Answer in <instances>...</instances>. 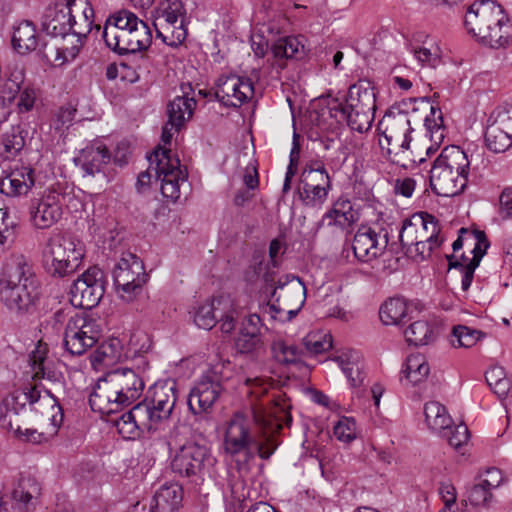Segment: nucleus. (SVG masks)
Returning a JSON list of instances; mask_svg holds the SVG:
<instances>
[{"mask_svg":"<svg viewBox=\"0 0 512 512\" xmlns=\"http://www.w3.org/2000/svg\"><path fill=\"white\" fill-rule=\"evenodd\" d=\"M39 282L30 259L13 254L0 275V301L12 313L31 314L39 301Z\"/></svg>","mask_w":512,"mask_h":512,"instance_id":"nucleus-1","label":"nucleus"},{"mask_svg":"<svg viewBox=\"0 0 512 512\" xmlns=\"http://www.w3.org/2000/svg\"><path fill=\"white\" fill-rule=\"evenodd\" d=\"M144 387L143 379L135 370L113 369L98 380L89 396V405L93 411L103 414L117 413L138 400Z\"/></svg>","mask_w":512,"mask_h":512,"instance_id":"nucleus-2","label":"nucleus"},{"mask_svg":"<svg viewBox=\"0 0 512 512\" xmlns=\"http://www.w3.org/2000/svg\"><path fill=\"white\" fill-rule=\"evenodd\" d=\"M223 449L231 457L243 455L245 462H248L256 455L263 460L269 459L276 446L269 436L261 440L258 431L254 429L253 420L237 412L226 422Z\"/></svg>","mask_w":512,"mask_h":512,"instance_id":"nucleus-3","label":"nucleus"},{"mask_svg":"<svg viewBox=\"0 0 512 512\" xmlns=\"http://www.w3.org/2000/svg\"><path fill=\"white\" fill-rule=\"evenodd\" d=\"M149 167L141 172L137 179L138 186H147L150 183L152 173L156 180L161 182V193L165 198L176 201L180 197V186L187 181L188 173L181 166L177 155L172 154L168 148L157 146L147 156Z\"/></svg>","mask_w":512,"mask_h":512,"instance_id":"nucleus-4","label":"nucleus"},{"mask_svg":"<svg viewBox=\"0 0 512 512\" xmlns=\"http://www.w3.org/2000/svg\"><path fill=\"white\" fill-rule=\"evenodd\" d=\"M418 98H409L402 100L399 104L393 105L385 114L384 121L387 123L386 129L383 132L384 139L387 143L386 153L389 159L396 164L406 167L399 159H396L400 152H405L409 149L411 143V120L408 116L410 110L412 113L418 110H413L419 106L418 102H413L404 105L405 102L417 100Z\"/></svg>","mask_w":512,"mask_h":512,"instance_id":"nucleus-5","label":"nucleus"},{"mask_svg":"<svg viewBox=\"0 0 512 512\" xmlns=\"http://www.w3.org/2000/svg\"><path fill=\"white\" fill-rule=\"evenodd\" d=\"M216 462V457L207 444L189 441L176 452L170 467L172 472L180 477L197 482L210 475Z\"/></svg>","mask_w":512,"mask_h":512,"instance_id":"nucleus-6","label":"nucleus"},{"mask_svg":"<svg viewBox=\"0 0 512 512\" xmlns=\"http://www.w3.org/2000/svg\"><path fill=\"white\" fill-rule=\"evenodd\" d=\"M82 257V249L71 238L55 236L43 250L42 264L50 276L64 278L79 268Z\"/></svg>","mask_w":512,"mask_h":512,"instance_id":"nucleus-7","label":"nucleus"},{"mask_svg":"<svg viewBox=\"0 0 512 512\" xmlns=\"http://www.w3.org/2000/svg\"><path fill=\"white\" fill-rule=\"evenodd\" d=\"M147 279L148 274L143 262L129 252L122 255L113 269V281L117 292L127 301H132L142 292Z\"/></svg>","mask_w":512,"mask_h":512,"instance_id":"nucleus-8","label":"nucleus"},{"mask_svg":"<svg viewBox=\"0 0 512 512\" xmlns=\"http://www.w3.org/2000/svg\"><path fill=\"white\" fill-rule=\"evenodd\" d=\"M222 367L208 369L191 388L187 396V405L194 415L209 412L223 392Z\"/></svg>","mask_w":512,"mask_h":512,"instance_id":"nucleus-9","label":"nucleus"},{"mask_svg":"<svg viewBox=\"0 0 512 512\" xmlns=\"http://www.w3.org/2000/svg\"><path fill=\"white\" fill-rule=\"evenodd\" d=\"M105 274L90 267L75 279L70 288V303L75 308L90 310L96 307L105 293Z\"/></svg>","mask_w":512,"mask_h":512,"instance_id":"nucleus-10","label":"nucleus"},{"mask_svg":"<svg viewBox=\"0 0 512 512\" xmlns=\"http://www.w3.org/2000/svg\"><path fill=\"white\" fill-rule=\"evenodd\" d=\"M12 46L19 54H26L37 50L47 62H51L54 59V61L61 60V63H64L68 59L64 47L51 46L49 42L40 39L36 26L29 20L20 22L14 28Z\"/></svg>","mask_w":512,"mask_h":512,"instance_id":"nucleus-11","label":"nucleus"},{"mask_svg":"<svg viewBox=\"0 0 512 512\" xmlns=\"http://www.w3.org/2000/svg\"><path fill=\"white\" fill-rule=\"evenodd\" d=\"M108 26L104 27L103 39L107 47L112 51L122 53L144 54L152 43V32L149 26L143 21H135L134 26L129 30L117 31V34L110 37Z\"/></svg>","mask_w":512,"mask_h":512,"instance_id":"nucleus-12","label":"nucleus"},{"mask_svg":"<svg viewBox=\"0 0 512 512\" xmlns=\"http://www.w3.org/2000/svg\"><path fill=\"white\" fill-rule=\"evenodd\" d=\"M77 0H55L50 3L41 16V28L47 35L65 38L73 36L76 25L73 15Z\"/></svg>","mask_w":512,"mask_h":512,"instance_id":"nucleus-13","label":"nucleus"},{"mask_svg":"<svg viewBox=\"0 0 512 512\" xmlns=\"http://www.w3.org/2000/svg\"><path fill=\"white\" fill-rule=\"evenodd\" d=\"M40 493V484L34 477L21 476L10 495L0 496V512H31Z\"/></svg>","mask_w":512,"mask_h":512,"instance_id":"nucleus-14","label":"nucleus"},{"mask_svg":"<svg viewBox=\"0 0 512 512\" xmlns=\"http://www.w3.org/2000/svg\"><path fill=\"white\" fill-rule=\"evenodd\" d=\"M254 96L251 79L235 74L221 75L216 81L215 98L228 108H239Z\"/></svg>","mask_w":512,"mask_h":512,"instance_id":"nucleus-15","label":"nucleus"},{"mask_svg":"<svg viewBox=\"0 0 512 512\" xmlns=\"http://www.w3.org/2000/svg\"><path fill=\"white\" fill-rule=\"evenodd\" d=\"M388 232L381 229L376 232L370 227L360 228L353 238L354 256L362 262H369L380 257L388 246Z\"/></svg>","mask_w":512,"mask_h":512,"instance_id":"nucleus-16","label":"nucleus"},{"mask_svg":"<svg viewBox=\"0 0 512 512\" xmlns=\"http://www.w3.org/2000/svg\"><path fill=\"white\" fill-rule=\"evenodd\" d=\"M40 391L36 387L16 390L0 401V427L13 430L12 416H17L26 405L33 406L40 400Z\"/></svg>","mask_w":512,"mask_h":512,"instance_id":"nucleus-17","label":"nucleus"},{"mask_svg":"<svg viewBox=\"0 0 512 512\" xmlns=\"http://www.w3.org/2000/svg\"><path fill=\"white\" fill-rule=\"evenodd\" d=\"M28 209L30 222L37 229H49L62 216L59 195L53 193L31 199Z\"/></svg>","mask_w":512,"mask_h":512,"instance_id":"nucleus-18","label":"nucleus"},{"mask_svg":"<svg viewBox=\"0 0 512 512\" xmlns=\"http://www.w3.org/2000/svg\"><path fill=\"white\" fill-rule=\"evenodd\" d=\"M413 102L419 103V106L413 108V110L429 111L424 117V126L432 142L431 146L426 148V155L431 156L439 148L445 138L446 128L443 123V114L438 106H434L430 103L428 97H420V99L410 101V103ZM406 104H409V102L404 103V105Z\"/></svg>","mask_w":512,"mask_h":512,"instance_id":"nucleus-19","label":"nucleus"},{"mask_svg":"<svg viewBox=\"0 0 512 512\" xmlns=\"http://www.w3.org/2000/svg\"><path fill=\"white\" fill-rule=\"evenodd\" d=\"M429 181L432 191L444 197H453L462 193L468 183L467 177L447 170L434 162L430 169Z\"/></svg>","mask_w":512,"mask_h":512,"instance_id":"nucleus-20","label":"nucleus"},{"mask_svg":"<svg viewBox=\"0 0 512 512\" xmlns=\"http://www.w3.org/2000/svg\"><path fill=\"white\" fill-rule=\"evenodd\" d=\"M35 185V172L29 166L15 167L0 178V193L8 197L26 195Z\"/></svg>","mask_w":512,"mask_h":512,"instance_id":"nucleus-21","label":"nucleus"},{"mask_svg":"<svg viewBox=\"0 0 512 512\" xmlns=\"http://www.w3.org/2000/svg\"><path fill=\"white\" fill-rule=\"evenodd\" d=\"M111 153L101 142H95L80 151L78 157L74 158L76 166H79L84 175L94 176L101 173L104 167L110 162Z\"/></svg>","mask_w":512,"mask_h":512,"instance_id":"nucleus-22","label":"nucleus"},{"mask_svg":"<svg viewBox=\"0 0 512 512\" xmlns=\"http://www.w3.org/2000/svg\"><path fill=\"white\" fill-rule=\"evenodd\" d=\"M331 118L338 124L346 123L348 127L359 133L368 131L374 121L375 113L360 112L342 108V102L338 99L332 100L328 105Z\"/></svg>","mask_w":512,"mask_h":512,"instance_id":"nucleus-23","label":"nucleus"},{"mask_svg":"<svg viewBox=\"0 0 512 512\" xmlns=\"http://www.w3.org/2000/svg\"><path fill=\"white\" fill-rule=\"evenodd\" d=\"M159 16L164 18L167 24L174 27L172 31L173 40L169 43L170 46L177 47L187 37V30L185 28V14L186 11L180 0H165L161 3L158 10Z\"/></svg>","mask_w":512,"mask_h":512,"instance_id":"nucleus-24","label":"nucleus"},{"mask_svg":"<svg viewBox=\"0 0 512 512\" xmlns=\"http://www.w3.org/2000/svg\"><path fill=\"white\" fill-rule=\"evenodd\" d=\"M342 108L375 113L376 95L371 83L367 80H359L351 85L345 98V103H342Z\"/></svg>","mask_w":512,"mask_h":512,"instance_id":"nucleus-25","label":"nucleus"},{"mask_svg":"<svg viewBox=\"0 0 512 512\" xmlns=\"http://www.w3.org/2000/svg\"><path fill=\"white\" fill-rule=\"evenodd\" d=\"M497 13L498 4L493 0H477L468 9L465 16V26L469 33L478 39L484 34L483 29H489L490 16Z\"/></svg>","mask_w":512,"mask_h":512,"instance_id":"nucleus-26","label":"nucleus"},{"mask_svg":"<svg viewBox=\"0 0 512 512\" xmlns=\"http://www.w3.org/2000/svg\"><path fill=\"white\" fill-rule=\"evenodd\" d=\"M177 393V384L174 381L155 387L153 399L149 403L159 423L171 416L177 402Z\"/></svg>","mask_w":512,"mask_h":512,"instance_id":"nucleus-27","label":"nucleus"},{"mask_svg":"<svg viewBox=\"0 0 512 512\" xmlns=\"http://www.w3.org/2000/svg\"><path fill=\"white\" fill-rule=\"evenodd\" d=\"M182 500V487L177 483H165L155 492L150 504V512H177Z\"/></svg>","mask_w":512,"mask_h":512,"instance_id":"nucleus-28","label":"nucleus"},{"mask_svg":"<svg viewBox=\"0 0 512 512\" xmlns=\"http://www.w3.org/2000/svg\"><path fill=\"white\" fill-rule=\"evenodd\" d=\"M271 53L278 68L283 69L285 65L281 61L284 59L300 60L304 58L306 51L304 44L298 37L286 36L272 43Z\"/></svg>","mask_w":512,"mask_h":512,"instance_id":"nucleus-29","label":"nucleus"},{"mask_svg":"<svg viewBox=\"0 0 512 512\" xmlns=\"http://www.w3.org/2000/svg\"><path fill=\"white\" fill-rule=\"evenodd\" d=\"M473 234L475 236L476 243L471 251L473 255L472 258L468 263H466L467 265L463 266L464 275L461 278V288L463 291H468L471 287L475 270L480 265L483 256L486 254L487 249L490 246L484 231L475 230Z\"/></svg>","mask_w":512,"mask_h":512,"instance_id":"nucleus-30","label":"nucleus"},{"mask_svg":"<svg viewBox=\"0 0 512 512\" xmlns=\"http://www.w3.org/2000/svg\"><path fill=\"white\" fill-rule=\"evenodd\" d=\"M434 163L468 178L470 161L467 154L459 146H446Z\"/></svg>","mask_w":512,"mask_h":512,"instance_id":"nucleus-31","label":"nucleus"},{"mask_svg":"<svg viewBox=\"0 0 512 512\" xmlns=\"http://www.w3.org/2000/svg\"><path fill=\"white\" fill-rule=\"evenodd\" d=\"M410 307L402 298H391L381 305L379 310L380 320L384 325L402 326L411 320Z\"/></svg>","mask_w":512,"mask_h":512,"instance_id":"nucleus-32","label":"nucleus"},{"mask_svg":"<svg viewBox=\"0 0 512 512\" xmlns=\"http://www.w3.org/2000/svg\"><path fill=\"white\" fill-rule=\"evenodd\" d=\"M196 100L188 96H176L167 105L169 124L180 130L184 123L189 120L194 112Z\"/></svg>","mask_w":512,"mask_h":512,"instance_id":"nucleus-33","label":"nucleus"},{"mask_svg":"<svg viewBox=\"0 0 512 512\" xmlns=\"http://www.w3.org/2000/svg\"><path fill=\"white\" fill-rule=\"evenodd\" d=\"M13 78H9L3 87V94L8 93V99L13 100L15 96L20 93L19 100L17 106L20 112H28L30 111L35 102V91L33 88L25 87L21 91V83H22V73L19 72L17 74L13 73L11 75Z\"/></svg>","mask_w":512,"mask_h":512,"instance_id":"nucleus-34","label":"nucleus"},{"mask_svg":"<svg viewBox=\"0 0 512 512\" xmlns=\"http://www.w3.org/2000/svg\"><path fill=\"white\" fill-rule=\"evenodd\" d=\"M27 131L21 126H12L2 138L0 145V157L4 160H12L23 150Z\"/></svg>","mask_w":512,"mask_h":512,"instance_id":"nucleus-35","label":"nucleus"},{"mask_svg":"<svg viewBox=\"0 0 512 512\" xmlns=\"http://www.w3.org/2000/svg\"><path fill=\"white\" fill-rule=\"evenodd\" d=\"M424 415L427 426L438 434L453 424L446 407L437 401H430L425 404Z\"/></svg>","mask_w":512,"mask_h":512,"instance_id":"nucleus-36","label":"nucleus"},{"mask_svg":"<svg viewBox=\"0 0 512 512\" xmlns=\"http://www.w3.org/2000/svg\"><path fill=\"white\" fill-rule=\"evenodd\" d=\"M126 58L119 62L120 78L129 83L139 80L140 72L147 69L148 57L145 54L122 53Z\"/></svg>","mask_w":512,"mask_h":512,"instance_id":"nucleus-37","label":"nucleus"},{"mask_svg":"<svg viewBox=\"0 0 512 512\" xmlns=\"http://www.w3.org/2000/svg\"><path fill=\"white\" fill-rule=\"evenodd\" d=\"M335 361L347 377L351 386L358 387L362 385L365 374L363 372V365L359 361L358 353L342 354L336 357Z\"/></svg>","mask_w":512,"mask_h":512,"instance_id":"nucleus-38","label":"nucleus"},{"mask_svg":"<svg viewBox=\"0 0 512 512\" xmlns=\"http://www.w3.org/2000/svg\"><path fill=\"white\" fill-rule=\"evenodd\" d=\"M75 8L82 9V14L86 23V30H73V37H76V44H73L70 48L64 47L66 55L71 58H75L78 54L84 39H86L87 35L92 30L94 21V9L88 0H77V6Z\"/></svg>","mask_w":512,"mask_h":512,"instance_id":"nucleus-39","label":"nucleus"},{"mask_svg":"<svg viewBox=\"0 0 512 512\" xmlns=\"http://www.w3.org/2000/svg\"><path fill=\"white\" fill-rule=\"evenodd\" d=\"M300 182L325 188H332L330 176L320 160H311L305 164L300 175Z\"/></svg>","mask_w":512,"mask_h":512,"instance_id":"nucleus-40","label":"nucleus"},{"mask_svg":"<svg viewBox=\"0 0 512 512\" xmlns=\"http://www.w3.org/2000/svg\"><path fill=\"white\" fill-rule=\"evenodd\" d=\"M64 347L71 354L83 355L92 347V341L88 340L87 335H81L79 327H77L70 319L64 332Z\"/></svg>","mask_w":512,"mask_h":512,"instance_id":"nucleus-41","label":"nucleus"},{"mask_svg":"<svg viewBox=\"0 0 512 512\" xmlns=\"http://www.w3.org/2000/svg\"><path fill=\"white\" fill-rule=\"evenodd\" d=\"M328 220V225H336L341 228L354 222L352 204L348 199H338L333 207L324 214L323 221Z\"/></svg>","mask_w":512,"mask_h":512,"instance_id":"nucleus-42","label":"nucleus"},{"mask_svg":"<svg viewBox=\"0 0 512 512\" xmlns=\"http://www.w3.org/2000/svg\"><path fill=\"white\" fill-rule=\"evenodd\" d=\"M128 412L131 417H133V421H135L143 435L157 429L159 422L150 408V403L147 401L137 403Z\"/></svg>","mask_w":512,"mask_h":512,"instance_id":"nucleus-43","label":"nucleus"},{"mask_svg":"<svg viewBox=\"0 0 512 512\" xmlns=\"http://www.w3.org/2000/svg\"><path fill=\"white\" fill-rule=\"evenodd\" d=\"M485 132L487 148L494 153L505 152L512 146V135L492 122H488Z\"/></svg>","mask_w":512,"mask_h":512,"instance_id":"nucleus-44","label":"nucleus"},{"mask_svg":"<svg viewBox=\"0 0 512 512\" xmlns=\"http://www.w3.org/2000/svg\"><path fill=\"white\" fill-rule=\"evenodd\" d=\"M483 32L484 34L479 38L483 44L491 48L505 47L512 37V25L507 20L501 26L497 25L487 30L483 29Z\"/></svg>","mask_w":512,"mask_h":512,"instance_id":"nucleus-45","label":"nucleus"},{"mask_svg":"<svg viewBox=\"0 0 512 512\" xmlns=\"http://www.w3.org/2000/svg\"><path fill=\"white\" fill-rule=\"evenodd\" d=\"M406 341L415 346L427 345L435 339L434 328L427 321H415L404 331Z\"/></svg>","mask_w":512,"mask_h":512,"instance_id":"nucleus-46","label":"nucleus"},{"mask_svg":"<svg viewBox=\"0 0 512 512\" xmlns=\"http://www.w3.org/2000/svg\"><path fill=\"white\" fill-rule=\"evenodd\" d=\"M430 367L422 354H412L406 360L403 373L413 385L423 382L429 375Z\"/></svg>","mask_w":512,"mask_h":512,"instance_id":"nucleus-47","label":"nucleus"},{"mask_svg":"<svg viewBox=\"0 0 512 512\" xmlns=\"http://www.w3.org/2000/svg\"><path fill=\"white\" fill-rule=\"evenodd\" d=\"M331 189L318 185L304 184L299 181L297 193L303 205L307 207H321L326 201Z\"/></svg>","mask_w":512,"mask_h":512,"instance_id":"nucleus-48","label":"nucleus"},{"mask_svg":"<svg viewBox=\"0 0 512 512\" xmlns=\"http://www.w3.org/2000/svg\"><path fill=\"white\" fill-rule=\"evenodd\" d=\"M77 327L81 335H87L88 340L92 341V347L97 343L102 333V324L100 319L93 318L85 313H76L69 318Z\"/></svg>","mask_w":512,"mask_h":512,"instance_id":"nucleus-49","label":"nucleus"},{"mask_svg":"<svg viewBox=\"0 0 512 512\" xmlns=\"http://www.w3.org/2000/svg\"><path fill=\"white\" fill-rule=\"evenodd\" d=\"M485 379L491 390L499 397L504 398L510 390V380L506 377L504 369L500 366L490 368L485 373Z\"/></svg>","mask_w":512,"mask_h":512,"instance_id":"nucleus-50","label":"nucleus"},{"mask_svg":"<svg viewBox=\"0 0 512 512\" xmlns=\"http://www.w3.org/2000/svg\"><path fill=\"white\" fill-rule=\"evenodd\" d=\"M139 20L140 19L133 12L120 10L106 20L104 27L108 26V32L110 33V37H112V35L115 36L117 34V31L131 29L134 26L135 21Z\"/></svg>","mask_w":512,"mask_h":512,"instance_id":"nucleus-51","label":"nucleus"},{"mask_svg":"<svg viewBox=\"0 0 512 512\" xmlns=\"http://www.w3.org/2000/svg\"><path fill=\"white\" fill-rule=\"evenodd\" d=\"M305 354L318 355L332 348V336L320 332H312L303 338Z\"/></svg>","mask_w":512,"mask_h":512,"instance_id":"nucleus-52","label":"nucleus"},{"mask_svg":"<svg viewBox=\"0 0 512 512\" xmlns=\"http://www.w3.org/2000/svg\"><path fill=\"white\" fill-rule=\"evenodd\" d=\"M489 480L484 479L480 483L475 484L469 491L468 500L473 506H488L492 500L491 489L498 487Z\"/></svg>","mask_w":512,"mask_h":512,"instance_id":"nucleus-53","label":"nucleus"},{"mask_svg":"<svg viewBox=\"0 0 512 512\" xmlns=\"http://www.w3.org/2000/svg\"><path fill=\"white\" fill-rule=\"evenodd\" d=\"M273 351L275 358L285 364H296L305 355L303 349L295 345H288L283 341L274 343Z\"/></svg>","mask_w":512,"mask_h":512,"instance_id":"nucleus-54","label":"nucleus"},{"mask_svg":"<svg viewBox=\"0 0 512 512\" xmlns=\"http://www.w3.org/2000/svg\"><path fill=\"white\" fill-rule=\"evenodd\" d=\"M215 301L206 302L200 305L194 314V323L202 329L210 330L217 323V315L215 313Z\"/></svg>","mask_w":512,"mask_h":512,"instance_id":"nucleus-55","label":"nucleus"},{"mask_svg":"<svg viewBox=\"0 0 512 512\" xmlns=\"http://www.w3.org/2000/svg\"><path fill=\"white\" fill-rule=\"evenodd\" d=\"M115 426L117 428L118 433L124 439H137L143 436L141 430L133 421V417H131L129 412L123 413L119 418L115 420Z\"/></svg>","mask_w":512,"mask_h":512,"instance_id":"nucleus-56","label":"nucleus"},{"mask_svg":"<svg viewBox=\"0 0 512 512\" xmlns=\"http://www.w3.org/2000/svg\"><path fill=\"white\" fill-rule=\"evenodd\" d=\"M488 122H492L512 135V102L497 107L491 113Z\"/></svg>","mask_w":512,"mask_h":512,"instance_id":"nucleus-57","label":"nucleus"},{"mask_svg":"<svg viewBox=\"0 0 512 512\" xmlns=\"http://www.w3.org/2000/svg\"><path fill=\"white\" fill-rule=\"evenodd\" d=\"M439 435L445 438L449 445L456 449L467 443L469 439V431L465 424H459L457 426H453L452 424Z\"/></svg>","mask_w":512,"mask_h":512,"instance_id":"nucleus-58","label":"nucleus"},{"mask_svg":"<svg viewBox=\"0 0 512 512\" xmlns=\"http://www.w3.org/2000/svg\"><path fill=\"white\" fill-rule=\"evenodd\" d=\"M478 331L471 330L466 326L459 325L453 328V337L451 340L454 347L469 348L474 346L478 340Z\"/></svg>","mask_w":512,"mask_h":512,"instance_id":"nucleus-59","label":"nucleus"},{"mask_svg":"<svg viewBox=\"0 0 512 512\" xmlns=\"http://www.w3.org/2000/svg\"><path fill=\"white\" fill-rule=\"evenodd\" d=\"M334 435L343 442H350L356 437V422L353 418L343 417L334 426Z\"/></svg>","mask_w":512,"mask_h":512,"instance_id":"nucleus-60","label":"nucleus"},{"mask_svg":"<svg viewBox=\"0 0 512 512\" xmlns=\"http://www.w3.org/2000/svg\"><path fill=\"white\" fill-rule=\"evenodd\" d=\"M407 230H408V232H415V227L412 224L410 219H405L402 222V226H401V229L399 232V241H400L402 247L415 245L416 252L418 253V255L421 256L422 259H424L427 256V255H425V249H426L427 242L422 241V240L414 242L413 239H411V241H405L404 232Z\"/></svg>","mask_w":512,"mask_h":512,"instance_id":"nucleus-61","label":"nucleus"},{"mask_svg":"<svg viewBox=\"0 0 512 512\" xmlns=\"http://www.w3.org/2000/svg\"><path fill=\"white\" fill-rule=\"evenodd\" d=\"M498 215L504 220H512V186L505 187L499 195Z\"/></svg>","mask_w":512,"mask_h":512,"instance_id":"nucleus-62","label":"nucleus"},{"mask_svg":"<svg viewBox=\"0 0 512 512\" xmlns=\"http://www.w3.org/2000/svg\"><path fill=\"white\" fill-rule=\"evenodd\" d=\"M32 369L34 371L35 378H46L54 382L58 381L60 378V374H57L56 372L49 370L45 366V358L41 356L38 357V360L36 359V356L33 357Z\"/></svg>","mask_w":512,"mask_h":512,"instance_id":"nucleus-63","label":"nucleus"},{"mask_svg":"<svg viewBox=\"0 0 512 512\" xmlns=\"http://www.w3.org/2000/svg\"><path fill=\"white\" fill-rule=\"evenodd\" d=\"M260 343V336L259 335H251L250 333H239V336L236 339V347L241 353H250L253 350L256 349V347Z\"/></svg>","mask_w":512,"mask_h":512,"instance_id":"nucleus-64","label":"nucleus"}]
</instances>
